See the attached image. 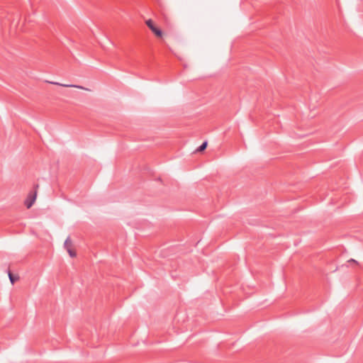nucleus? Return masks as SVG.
I'll use <instances>...</instances> for the list:
<instances>
[{"label":"nucleus","mask_w":363,"mask_h":363,"mask_svg":"<svg viewBox=\"0 0 363 363\" xmlns=\"http://www.w3.org/2000/svg\"><path fill=\"white\" fill-rule=\"evenodd\" d=\"M350 262H355V263H357V262H356V261H355L354 259H351L350 260Z\"/></svg>","instance_id":"nucleus-9"},{"label":"nucleus","mask_w":363,"mask_h":363,"mask_svg":"<svg viewBox=\"0 0 363 363\" xmlns=\"http://www.w3.org/2000/svg\"><path fill=\"white\" fill-rule=\"evenodd\" d=\"M162 16H164V18H167L166 13L164 11H162Z\"/></svg>","instance_id":"nucleus-8"},{"label":"nucleus","mask_w":363,"mask_h":363,"mask_svg":"<svg viewBox=\"0 0 363 363\" xmlns=\"http://www.w3.org/2000/svg\"><path fill=\"white\" fill-rule=\"evenodd\" d=\"M48 82L52 84L59 85V86H65V87H76V88H78V89H84V87L82 86L74 85V84H60V83L54 82Z\"/></svg>","instance_id":"nucleus-3"},{"label":"nucleus","mask_w":363,"mask_h":363,"mask_svg":"<svg viewBox=\"0 0 363 363\" xmlns=\"http://www.w3.org/2000/svg\"><path fill=\"white\" fill-rule=\"evenodd\" d=\"M9 277L12 284L19 279V277L18 275H14L11 271H9Z\"/></svg>","instance_id":"nucleus-4"},{"label":"nucleus","mask_w":363,"mask_h":363,"mask_svg":"<svg viewBox=\"0 0 363 363\" xmlns=\"http://www.w3.org/2000/svg\"><path fill=\"white\" fill-rule=\"evenodd\" d=\"M67 252L69 253V256L72 257H74L77 256V253L74 250H73L72 248H69L67 250Z\"/></svg>","instance_id":"nucleus-7"},{"label":"nucleus","mask_w":363,"mask_h":363,"mask_svg":"<svg viewBox=\"0 0 363 363\" xmlns=\"http://www.w3.org/2000/svg\"><path fill=\"white\" fill-rule=\"evenodd\" d=\"M72 242L69 237H68L64 243V247L66 250H68L69 248H72Z\"/></svg>","instance_id":"nucleus-5"},{"label":"nucleus","mask_w":363,"mask_h":363,"mask_svg":"<svg viewBox=\"0 0 363 363\" xmlns=\"http://www.w3.org/2000/svg\"><path fill=\"white\" fill-rule=\"evenodd\" d=\"M208 142L204 141L197 149L196 152H203L207 147Z\"/></svg>","instance_id":"nucleus-6"},{"label":"nucleus","mask_w":363,"mask_h":363,"mask_svg":"<svg viewBox=\"0 0 363 363\" xmlns=\"http://www.w3.org/2000/svg\"><path fill=\"white\" fill-rule=\"evenodd\" d=\"M146 25L147 27L152 30V32L159 38H161L162 36V31L159 28L156 27L154 25L153 21L151 19H148L145 21Z\"/></svg>","instance_id":"nucleus-2"},{"label":"nucleus","mask_w":363,"mask_h":363,"mask_svg":"<svg viewBox=\"0 0 363 363\" xmlns=\"http://www.w3.org/2000/svg\"><path fill=\"white\" fill-rule=\"evenodd\" d=\"M39 185L38 184H35V191L30 192L29 194L28 195V197L25 201V206H26L27 208H30L34 203L37 196V189Z\"/></svg>","instance_id":"nucleus-1"}]
</instances>
